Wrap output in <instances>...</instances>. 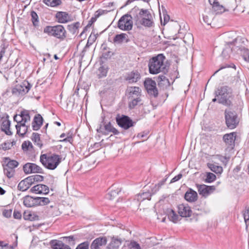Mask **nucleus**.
<instances>
[{
	"label": "nucleus",
	"mask_w": 249,
	"mask_h": 249,
	"mask_svg": "<svg viewBox=\"0 0 249 249\" xmlns=\"http://www.w3.org/2000/svg\"><path fill=\"white\" fill-rule=\"evenodd\" d=\"M165 59V57L161 53L150 58L148 62L149 73L152 74H156L160 72L166 73L168 69L164 63Z\"/></svg>",
	"instance_id": "nucleus-1"
},
{
	"label": "nucleus",
	"mask_w": 249,
	"mask_h": 249,
	"mask_svg": "<svg viewBox=\"0 0 249 249\" xmlns=\"http://www.w3.org/2000/svg\"><path fill=\"white\" fill-rule=\"evenodd\" d=\"M130 13L132 14L133 19L136 22L140 23L145 27L153 26L154 23L152 16L148 10L143 9L139 10L138 7H134L132 9Z\"/></svg>",
	"instance_id": "nucleus-2"
},
{
	"label": "nucleus",
	"mask_w": 249,
	"mask_h": 249,
	"mask_svg": "<svg viewBox=\"0 0 249 249\" xmlns=\"http://www.w3.org/2000/svg\"><path fill=\"white\" fill-rule=\"evenodd\" d=\"M40 161L45 168L54 170L61 162V158L55 154L50 155L44 154L40 155Z\"/></svg>",
	"instance_id": "nucleus-3"
},
{
	"label": "nucleus",
	"mask_w": 249,
	"mask_h": 249,
	"mask_svg": "<svg viewBox=\"0 0 249 249\" xmlns=\"http://www.w3.org/2000/svg\"><path fill=\"white\" fill-rule=\"evenodd\" d=\"M43 32L60 40H64L66 37V31L62 25L47 26L44 28Z\"/></svg>",
	"instance_id": "nucleus-4"
},
{
	"label": "nucleus",
	"mask_w": 249,
	"mask_h": 249,
	"mask_svg": "<svg viewBox=\"0 0 249 249\" xmlns=\"http://www.w3.org/2000/svg\"><path fill=\"white\" fill-rule=\"evenodd\" d=\"M230 89L227 86H222L217 89L214 92L216 97H217V102L219 104L230 107L231 105V102L229 100L230 96Z\"/></svg>",
	"instance_id": "nucleus-5"
},
{
	"label": "nucleus",
	"mask_w": 249,
	"mask_h": 249,
	"mask_svg": "<svg viewBox=\"0 0 249 249\" xmlns=\"http://www.w3.org/2000/svg\"><path fill=\"white\" fill-rule=\"evenodd\" d=\"M224 115L227 126L231 129L236 127L239 122L237 113L227 109L225 110Z\"/></svg>",
	"instance_id": "nucleus-6"
},
{
	"label": "nucleus",
	"mask_w": 249,
	"mask_h": 249,
	"mask_svg": "<svg viewBox=\"0 0 249 249\" xmlns=\"http://www.w3.org/2000/svg\"><path fill=\"white\" fill-rule=\"evenodd\" d=\"M32 85L27 81H24L20 84L16 85L12 89L13 95L19 97L22 96L28 92Z\"/></svg>",
	"instance_id": "nucleus-7"
},
{
	"label": "nucleus",
	"mask_w": 249,
	"mask_h": 249,
	"mask_svg": "<svg viewBox=\"0 0 249 249\" xmlns=\"http://www.w3.org/2000/svg\"><path fill=\"white\" fill-rule=\"evenodd\" d=\"M132 14H126L122 16L118 22V28L124 31L131 30L133 26Z\"/></svg>",
	"instance_id": "nucleus-8"
},
{
	"label": "nucleus",
	"mask_w": 249,
	"mask_h": 249,
	"mask_svg": "<svg viewBox=\"0 0 249 249\" xmlns=\"http://www.w3.org/2000/svg\"><path fill=\"white\" fill-rule=\"evenodd\" d=\"M236 138L235 132L227 133L223 135V141L225 144V151L230 152L235 146V141Z\"/></svg>",
	"instance_id": "nucleus-9"
},
{
	"label": "nucleus",
	"mask_w": 249,
	"mask_h": 249,
	"mask_svg": "<svg viewBox=\"0 0 249 249\" xmlns=\"http://www.w3.org/2000/svg\"><path fill=\"white\" fill-rule=\"evenodd\" d=\"M144 86L148 94L154 98L158 97V90L155 81L150 78H147L144 82Z\"/></svg>",
	"instance_id": "nucleus-10"
},
{
	"label": "nucleus",
	"mask_w": 249,
	"mask_h": 249,
	"mask_svg": "<svg viewBox=\"0 0 249 249\" xmlns=\"http://www.w3.org/2000/svg\"><path fill=\"white\" fill-rule=\"evenodd\" d=\"M116 121L118 125L124 129H128L133 126L135 123L127 116L123 115L116 118Z\"/></svg>",
	"instance_id": "nucleus-11"
},
{
	"label": "nucleus",
	"mask_w": 249,
	"mask_h": 249,
	"mask_svg": "<svg viewBox=\"0 0 249 249\" xmlns=\"http://www.w3.org/2000/svg\"><path fill=\"white\" fill-rule=\"evenodd\" d=\"M97 131L105 135L108 134L109 133H112L114 135L119 134V131L113 127L110 122L106 124H104L103 127L102 124H100L99 127L97 129Z\"/></svg>",
	"instance_id": "nucleus-12"
},
{
	"label": "nucleus",
	"mask_w": 249,
	"mask_h": 249,
	"mask_svg": "<svg viewBox=\"0 0 249 249\" xmlns=\"http://www.w3.org/2000/svg\"><path fill=\"white\" fill-rule=\"evenodd\" d=\"M23 170L26 174L31 173H43V169L34 163L28 162L23 166Z\"/></svg>",
	"instance_id": "nucleus-13"
},
{
	"label": "nucleus",
	"mask_w": 249,
	"mask_h": 249,
	"mask_svg": "<svg viewBox=\"0 0 249 249\" xmlns=\"http://www.w3.org/2000/svg\"><path fill=\"white\" fill-rule=\"evenodd\" d=\"M141 78L140 72L138 70H133L126 73L124 80L128 84H133L137 82Z\"/></svg>",
	"instance_id": "nucleus-14"
},
{
	"label": "nucleus",
	"mask_w": 249,
	"mask_h": 249,
	"mask_svg": "<svg viewBox=\"0 0 249 249\" xmlns=\"http://www.w3.org/2000/svg\"><path fill=\"white\" fill-rule=\"evenodd\" d=\"M198 192L200 195L206 197L215 190L214 186H207L205 184H196Z\"/></svg>",
	"instance_id": "nucleus-15"
},
{
	"label": "nucleus",
	"mask_w": 249,
	"mask_h": 249,
	"mask_svg": "<svg viewBox=\"0 0 249 249\" xmlns=\"http://www.w3.org/2000/svg\"><path fill=\"white\" fill-rule=\"evenodd\" d=\"M55 17L59 23H66L72 20L71 15L66 12L58 11Z\"/></svg>",
	"instance_id": "nucleus-16"
},
{
	"label": "nucleus",
	"mask_w": 249,
	"mask_h": 249,
	"mask_svg": "<svg viewBox=\"0 0 249 249\" xmlns=\"http://www.w3.org/2000/svg\"><path fill=\"white\" fill-rule=\"evenodd\" d=\"M178 213L181 217H187L191 215L192 211L187 204H180L178 206Z\"/></svg>",
	"instance_id": "nucleus-17"
},
{
	"label": "nucleus",
	"mask_w": 249,
	"mask_h": 249,
	"mask_svg": "<svg viewBox=\"0 0 249 249\" xmlns=\"http://www.w3.org/2000/svg\"><path fill=\"white\" fill-rule=\"evenodd\" d=\"M30 192L35 194L46 195L49 193V189L47 185L39 184L33 186L30 189Z\"/></svg>",
	"instance_id": "nucleus-18"
},
{
	"label": "nucleus",
	"mask_w": 249,
	"mask_h": 249,
	"mask_svg": "<svg viewBox=\"0 0 249 249\" xmlns=\"http://www.w3.org/2000/svg\"><path fill=\"white\" fill-rule=\"evenodd\" d=\"M141 89L138 87H130L127 88L128 99L130 98H140L141 95Z\"/></svg>",
	"instance_id": "nucleus-19"
},
{
	"label": "nucleus",
	"mask_w": 249,
	"mask_h": 249,
	"mask_svg": "<svg viewBox=\"0 0 249 249\" xmlns=\"http://www.w3.org/2000/svg\"><path fill=\"white\" fill-rule=\"evenodd\" d=\"M107 243V239L106 237H99L95 239L92 242L90 249H99L101 247L106 245Z\"/></svg>",
	"instance_id": "nucleus-20"
},
{
	"label": "nucleus",
	"mask_w": 249,
	"mask_h": 249,
	"mask_svg": "<svg viewBox=\"0 0 249 249\" xmlns=\"http://www.w3.org/2000/svg\"><path fill=\"white\" fill-rule=\"evenodd\" d=\"M50 245L53 249H71L69 246L58 240H52Z\"/></svg>",
	"instance_id": "nucleus-21"
},
{
	"label": "nucleus",
	"mask_w": 249,
	"mask_h": 249,
	"mask_svg": "<svg viewBox=\"0 0 249 249\" xmlns=\"http://www.w3.org/2000/svg\"><path fill=\"white\" fill-rule=\"evenodd\" d=\"M158 85L162 89L169 87L170 84L169 79L164 75H160L158 77Z\"/></svg>",
	"instance_id": "nucleus-22"
},
{
	"label": "nucleus",
	"mask_w": 249,
	"mask_h": 249,
	"mask_svg": "<svg viewBox=\"0 0 249 249\" xmlns=\"http://www.w3.org/2000/svg\"><path fill=\"white\" fill-rule=\"evenodd\" d=\"M43 119L39 114L36 115L32 122V127L34 130H38L42 125Z\"/></svg>",
	"instance_id": "nucleus-23"
},
{
	"label": "nucleus",
	"mask_w": 249,
	"mask_h": 249,
	"mask_svg": "<svg viewBox=\"0 0 249 249\" xmlns=\"http://www.w3.org/2000/svg\"><path fill=\"white\" fill-rule=\"evenodd\" d=\"M184 198L187 201L194 202L197 198V193L191 188H189L184 195Z\"/></svg>",
	"instance_id": "nucleus-24"
},
{
	"label": "nucleus",
	"mask_w": 249,
	"mask_h": 249,
	"mask_svg": "<svg viewBox=\"0 0 249 249\" xmlns=\"http://www.w3.org/2000/svg\"><path fill=\"white\" fill-rule=\"evenodd\" d=\"M23 204L27 207H32L36 206V197H33L26 196L23 198Z\"/></svg>",
	"instance_id": "nucleus-25"
},
{
	"label": "nucleus",
	"mask_w": 249,
	"mask_h": 249,
	"mask_svg": "<svg viewBox=\"0 0 249 249\" xmlns=\"http://www.w3.org/2000/svg\"><path fill=\"white\" fill-rule=\"evenodd\" d=\"M128 36L126 34L121 33L120 34L116 35L113 39V42L115 43L121 44L124 41L128 42L129 40L127 38Z\"/></svg>",
	"instance_id": "nucleus-26"
},
{
	"label": "nucleus",
	"mask_w": 249,
	"mask_h": 249,
	"mask_svg": "<svg viewBox=\"0 0 249 249\" xmlns=\"http://www.w3.org/2000/svg\"><path fill=\"white\" fill-rule=\"evenodd\" d=\"M16 127L17 134L22 137H24L25 134L27 132L29 126L23 123L21 124V125L17 124L16 125Z\"/></svg>",
	"instance_id": "nucleus-27"
},
{
	"label": "nucleus",
	"mask_w": 249,
	"mask_h": 249,
	"mask_svg": "<svg viewBox=\"0 0 249 249\" xmlns=\"http://www.w3.org/2000/svg\"><path fill=\"white\" fill-rule=\"evenodd\" d=\"M122 244V240L120 239L113 238L111 242L108 245L107 249H119Z\"/></svg>",
	"instance_id": "nucleus-28"
},
{
	"label": "nucleus",
	"mask_w": 249,
	"mask_h": 249,
	"mask_svg": "<svg viewBox=\"0 0 249 249\" xmlns=\"http://www.w3.org/2000/svg\"><path fill=\"white\" fill-rule=\"evenodd\" d=\"M151 196L149 192H143L138 194L135 196V199H137L138 201H142L145 199L150 200Z\"/></svg>",
	"instance_id": "nucleus-29"
},
{
	"label": "nucleus",
	"mask_w": 249,
	"mask_h": 249,
	"mask_svg": "<svg viewBox=\"0 0 249 249\" xmlns=\"http://www.w3.org/2000/svg\"><path fill=\"white\" fill-rule=\"evenodd\" d=\"M10 121L8 120H4L1 126V131L4 132L6 134L10 135L12 133L10 130Z\"/></svg>",
	"instance_id": "nucleus-30"
},
{
	"label": "nucleus",
	"mask_w": 249,
	"mask_h": 249,
	"mask_svg": "<svg viewBox=\"0 0 249 249\" xmlns=\"http://www.w3.org/2000/svg\"><path fill=\"white\" fill-rule=\"evenodd\" d=\"M31 140L36 145L40 148H42L43 144L40 140V135L39 134L35 132L33 133Z\"/></svg>",
	"instance_id": "nucleus-31"
},
{
	"label": "nucleus",
	"mask_w": 249,
	"mask_h": 249,
	"mask_svg": "<svg viewBox=\"0 0 249 249\" xmlns=\"http://www.w3.org/2000/svg\"><path fill=\"white\" fill-rule=\"evenodd\" d=\"M23 218L26 220L34 221L38 219V216L30 212H25L23 213Z\"/></svg>",
	"instance_id": "nucleus-32"
},
{
	"label": "nucleus",
	"mask_w": 249,
	"mask_h": 249,
	"mask_svg": "<svg viewBox=\"0 0 249 249\" xmlns=\"http://www.w3.org/2000/svg\"><path fill=\"white\" fill-rule=\"evenodd\" d=\"M80 25L79 22H76L71 24L68 25L67 28L69 31L72 35H74L77 33Z\"/></svg>",
	"instance_id": "nucleus-33"
},
{
	"label": "nucleus",
	"mask_w": 249,
	"mask_h": 249,
	"mask_svg": "<svg viewBox=\"0 0 249 249\" xmlns=\"http://www.w3.org/2000/svg\"><path fill=\"white\" fill-rule=\"evenodd\" d=\"M108 69V67L106 65L101 66L98 69V77L101 78L106 77L107 75Z\"/></svg>",
	"instance_id": "nucleus-34"
},
{
	"label": "nucleus",
	"mask_w": 249,
	"mask_h": 249,
	"mask_svg": "<svg viewBox=\"0 0 249 249\" xmlns=\"http://www.w3.org/2000/svg\"><path fill=\"white\" fill-rule=\"evenodd\" d=\"M168 216L169 219L174 223H177L179 220V216L172 209L168 211Z\"/></svg>",
	"instance_id": "nucleus-35"
},
{
	"label": "nucleus",
	"mask_w": 249,
	"mask_h": 249,
	"mask_svg": "<svg viewBox=\"0 0 249 249\" xmlns=\"http://www.w3.org/2000/svg\"><path fill=\"white\" fill-rule=\"evenodd\" d=\"M3 172L5 175H6L8 178H12L15 173V170L12 168L7 167L6 165H3Z\"/></svg>",
	"instance_id": "nucleus-36"
},
{
	"label": "nucleus",
	"mask_w": 249,
	"mask_h": 249,
	"mask_svg": "<svg viewBox=\"0 0 249 249\" xmlns=\"http://www.w3.org/2000/svg\"><path fill=\"white\" fill-rule=\"evenodd\" d=\"M42 2L48 6L56 7L61 4V0H42Z\"/></svg>",
	"instance_id": "nucleus-37"
},
{
	"label": "nucleus",
	"mask_w": 249,
	"mask_h": 249,
	"mask_svg": "<svg viewBox=\"0 0 249 249\" xmlns=\"http://www.w3.org/2000/svg\"><path fill=\"white\" fill-rule=\"evenodd\" d=\"M215 3V4L212 7L215 14H222L225 11L224 7L220 5L218 1Z\"/></svg>",
	"instance_id": "nucleus-38"
},
{
	"label": "nucleus",
	"mask_w": 249,
	"mask_h": 249,
	"mask_svg": "<svg viewBox=\"0 0 249 249\" xmlns=\"http://www.w3.org/2000/svg\"><path fill=\"white\" fill-rule=\"evenodd\" d=\"M209 168L216 174H221L223 172V168L214 163H208Z\"/></svg>",
	"instance_id": "nucleus-39"
},
{
	"label": "nucleus",
	"mask_w": 249,
	"mask_h": 249,
	"mask_svg": "<svg viewBox=\"0 0 249 249\" xmlns=\"http://www.w3.org/2000/svg\"><path fill=\"white\" fill-rule=\"evenodd\" d=\"M50 201L48 197H36L37 205H46L50 203Z\"/></svg>",
	"instance_id": "nucleus-40"
},
{
	"label": "nucleus",
	"mask_w": 249,
	"mask_h": 249,
	"mask_svg": "<svg viewBox=\"0 0 249 249\" xmlns=\"http://www.w3.org/2000/svg\"><path fill=\"white\" fill-rule=\"evenodd\" d=\"M30 185L24 179L21 180L18 184V188L21 191H25L30 188Z\"/></svg>",
	"instance_id": "nucleus-41"
},
{
	"label": "nucleus",
	"mask_w": 249,
	"mask_h": 249,
	"mask_svg": "<svg viewBox=\"0 0 249 249\" xmlns=\"http://www.w3.org/2000/svg\"><path fill=\"white\" fill-rule=\"evenodd\" d=\"M21 116L22 123L24 124H26V123L29 122L30 120V116L28 110H24L21 111Z\"/></svg>",
	"instance_id": "nucleus-42"
},
{
	"label": "nucleus",
	"mask_w": 249,
	"mask_h": 249,
	"mask_svg": "<svg viewBox=\"0 0 249 249\" xmlns=\"http://www.w3.org/2000/svg\"><path fill=\"white\" fill-rule=\"evenodd\" d=\"M31 20L33 23V24L34 26L36 27L38 26L39 20L38 17L36 13L34 11H32L31 12Z\"/></svg>",
	"instance_id": "nucleus-43"
},
{
	"label": "nucleus",
	"mask_w": 249,
	"mask_h": 249,
	"mask_svg": "<svg viewBox=\"0 0 249 249\" xmlns=\"http://www.w3.org/2000/svg\"><path fill=\"white\" fill-rule=\"evenodd\" d=\"M121 191V189H117V190H111L107 195V198L110 200L113 199L114 197H116L119 193Z\"/></svg>",
	"instance_id": "nucleus-44"
},
{
	"label": "nucleus",
	"mask_w": 249,
	"mask_h": 249,
	"mask_svg": "<svg viewBox=\"0 0 249 249\" xmlns=\"http://www.w3.org/2000/svg\"><path fill=\"white\" fill-rule=\"evenodd\" d=\"M22 149L24 151H27L33 149V146L32 143L29 141H24L21 145Z\"/></svg>",
	"instance_id": "nucleus-45"
},
{
	"label": "nucleus",
	"mask_w": 249,
	"mask_h": 249,
	"mask_svg": "<svg viewBox=\"0 0 249 249\" xmlns=\"http://www.w3.org/2000/svg\"><path fill=\"white\" fill-rule=\"evenodd\" d=\"M6 160H8L7 163L5 165L7 167L12 168L14 169L18 166L19 163L16 160H10L9 158H7Z\"/></svg>",
	"instance_id": "nucleus-46"
},
{
	"label": "nucleus",
	"mask_w": 249,
	"mask_h": 249,
	"mask_svg": "<svg viewBox=\"0 0 249 249\" xmlns=\"http://www.w3.org/2000/svg\"><path fill=\"white\" fill-rule=\"evenodd\" d=\"M129 103V107L130 109L134 108L141 101V98H130Z\"/></svg>",
	"instance_id": "nucleus-47"
},
{
	"label": "nucleus",
	"mask_w": 249,
	"mask_h": 249,
	"mask_svg": "<svg viewBox=\"0 0 249 249\" xmlns=\"http://www.w3.org/2000/svg\"><path fill=\"white\" fill-rule=\"evenodd\" d=\"M96 35L93 34H91L89 37L87 43L85 46V48L87 47H89L90 45H91L93 42L96 40Z\"/></svg>",
	"instance_id": "nucleus-48"
},
{
	"label": "nucleus",
	"mask_w": 249,
	"mask_h": 249,
	"mask_svg": "<svg viewBox=\"0 0 249 249\" xmlns=\"http://www.w3.org/2000/svg\"><path fill=\"white\" fill-rule=\"evenodd\" d=\"M66 135H67V137L62 140H60V142H69L71 143L72 142V137H73L72 132L71 130L69 132H68L67 133Z\"/></svg>",
	"instance_id": "nucleus-49"
},
{
	"label": "nucleus",
	"mask_w": 249,
	"mask_h": 249,
	"mask_svg": "<svg viewBox=\"0 0 249 249\" xmlns=\"http://www.w3.org/2000/svg\"><path fill=\"white\" fill-rule=\"evenodd\" d=\"M243 217L246 224V228L249 225V209H246L243 213Z\"/></svg>",
	"instance_id": "nucleus-50"
},
{
	"label": "nucleus",
	"mask_w": 249,
	"mask_h": 249,
	"mask_svg": "<svg viewBox=\"0 0 249 249\" xmlns=\"http://www.w3.org/2000/svg\"><path fill=\"white\" fill-rule=\"evenodd\" d=\"M128 247L130 249H141V246L136 241H131L128 245Z\"/></svg>",
	"instance_id": "nucleus-51"
},
{
	"label": "nucleus",
	"mask_w": 249,
	"mask_h": 249,
	"mask_svg": "<svg viewBox=\"0 0 249 249\" xmlns=\"http://www.w3.org/2000/svg\"><path fill=\"white\" fill-rule=\"evenodd\" d=\"M89 243L86 241L79 244L75 249H89Z\"/></svg>",
	"instance_id": "nucleus-52"
},
{
	"label": "nucleus",
	"mask_w": 249,
	"mask_h": 249,
	"mask_svg": "<svg viewBox=\"0 0 249 249\" xmlns=\"http://www.w3.org/2000/svg\"><path fill=\"white\" fill-rule=\"evenodd\" d=\"M216 179V176L214 174L212 173H209L207 175L205 181L208 183H211Z\"/></svg>",
	"instance_id": "nucleus-53"
},
{
	"label": "nucleus",
	"mask_w": 249,
	"mask_h": 249,
	"mask_svg": "<svg viewBox=\"0 0 249 249\" xmlns=\"http://www.w3.org/2000/svg\"><path fill=\"white\" fill-rule=\"evenodd\" d=\"M21 113L19 115H16L14 117V120L17 122L18 124L21 125L22 123V121L21 119Z\"/></svg>",
	"instance_id": "nucleus-54"
},
{
	"label": "nucleus",
	"mask_w": 249,
	"mask_h": 249,
	"mask_svg": "<svg viewBox=\"0 0 249 249\" xmlns=\"http://www.w3.org/2000/svg\"><path fill=\"white\" fill-rule=\"evenodd\" d=\"M12 210L11 209L9 210H4L2 212L3 215L7 218L10 217L12 215Z\"/></svg>",
	"instance_id": "nucleus-55"
},
{
	"label": "nucleus",
	"mask_w": 249,
	"mask_h": 249,
	"mask_svg": "<svg viewBox=\"0 0 249 249\" xmlns=\"http://www.w3.org/2000/svg\"><path fill=\"white\" fill-rule=\"evenodd\" d=\"M61 238H63L64 240H66V241L68 242L69 243H70L71 242H73V244H74L75 238L74 236L72 235L63 237Z\"/></svg>",
	"instance_id": "nucleus-56"
},
{
	"label": "nucleus",
	"mask_w": 249,
	"mask_h": 249,
	"mask_svg": "<svg viewBox=\"0 0 249 249\" xmlns=\"http://www.w3.org/2000/svg\"><path fill=\"white\" fill-rule=\"evenodd\" d=\"M243 56L244 59L246 61L249 62V49H244Z\"/></svg>",
	"instance_id": "nucleus-57"
},
{
	"label": "nucleus",
	"mask_w": 249,
	"mask_h": 249,
	"mask_svg": "<svg viewBox=\"0 0 249 249\" xmlns=\"http://www.w3.org/2000/svg\"><path fill=\"white\" fill-rule=\"evenodd\" d=\"M33 176L34 177V180H35V182L42 181L44 179L43 176L39 175H35Z\"/></svg>",
	"instance_id": "nucleus-58"
},
{
	"label": "nucleus",
	"mask_w": 249,
	"mask_h": 249,
	"mask_svg": "<svg viewBox=\"0 0 249 249\" xmlns=\"http://www.w3.org/2000/svg\"><path fill=\"white\" fill-rule=\"evenodd\" d=\"M25 180L27 182L30 186L35 182V180H34V177L33 175L26 178H25Z\"/></svg>",
	"instance_id": "nucleus-59"
},
{
	"label": "nucleus",
	"mask_w": 249,
	"mask_h": 249,
	"mask_svg": "<svg viewBox=\"0 0 249 249\" xmlns=\"http://www.w3.org/2000/svg\"><path fill=\"white\" fill-rule=\"evenodd\" d=\"M13 216L15 219H20L21 218L22 215L20 212L15 210L13 213Z\"/></svg>",
	"instance_id": "nucleus-60"
},
{
	"label": "nucleus",
	"mask_w": 249,
	"mask_h": 249,
	"mask_svg": "<svg viewBox=\"0 0 249 249\" xmlns=\"http://www.w3.org/2000/svg\"><path fill=\"white\" fill-rule=\"evenodd\" d=\"M111 56V52L109 51H107L106 52H104L102 53V57L104 59H107Z\"/></svg>",
	"instance_id": "nucleus-61"
},
{
	"label": "nucleus",
	"mask_w": 249,
	"mask_h": 249,
	"mask_svg": "<svg viewBox=\"0 0 249 249\" xmlns=\"http://www.w3.org/2000/svg\"><path fill=\"white\" fill-rule=\"evenodd\" d=\"M2 149L4 150H6L11 148L10 142H4L1 144Z\"/></svg>",
	"instance_id": "nucleus-62"
},
{
	"label": "nucleus",
	"mask_w": 249,
	"mask_h": 249,
	"mask_svg": "<svg viewBox=\"0 0 249 249\" xmlns=\"http://www.w3.org/2000/svg\"><path fill=\"white\" fill-rule=\"evenodd\" d=\"M203 20L205 23H206L207 25H211V19L209 18L208 16H203Z\"/></svg>",
	"instance_id": "nucleus-63"
},
{
	"label": "nucleus",
	"mask_w": 249,
	"mask_h": 249,
	"mask_svg": "<svg viewBox=\"0 0 249 249\" xmlns=\"http://www.w3.org/2000/svg\"><path fill=\"white\" fill-rule=\"evenodd\" d=\"M182 175L181 174H178L177 176H176L171 179L170 183H173L177 181H178L182 178Z\"/></svg>",
	"instance_id": "nucleus-64"
}]
</instances>
